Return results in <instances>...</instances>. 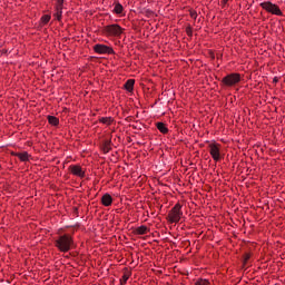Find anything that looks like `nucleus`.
Here are the masks:
<instances>
[{
	"mask_svg": "<svg viewBox=\"0 0 285 285\" xmlns=\"http://www.w3.org/2000/svg\"><path fill=\"white\" fill-rule=\"evenodd\" d=\"M53 244L60 253H69V250H72V246H75V239L70 234H65L58 236Z\"/></svg>",
	"mask_w": 285,
	"mask_h": 285,
	"instance_id": "f257e3e1",
	"label": "nucleus"
},
{
	"mask_svg": "<svg viewBox=\"0 0 285 285\" xmlns=\"http://www.w3.org/2000/svg\"><path fill=\"white\" fill-rule=\"evenodd\" d=\"M242 81V75L238 72L228 73L222 79L223 86L226 88H235Z\"/></svg>",
	"mask_w": 285,
	"mask_h": 285,
	"instance_id": "f03ea898",
	"label": "nucleus"
},
{
	"mask_svg": "<svg viewBox=\"0 0 285 285\" xmlns=\"http://www.w3.org/2000/svg\"><path fill=\"white\" fill-rule=\"evenodd\" d=\"M183 215L181 204L177 203L168 213L167 219L169 224H179Z\"/></svg>",
	"mask_w": 285,
	"mask_h": 285,
	"instance_id": "7ed1b4c3",
	"label": "nucleus"
},
{
	"mask_svg": "<svg viewBox=\"0 0 285 285\" xmlns=\"http://www.w3.org/2000/svg\"><path fill=\"white\" fill-rule=\"evenodd\" d=\"M102 35L105 37H121L124 35V28L117 23L105 26L102 28Z\"/></svg>",
	"mask_w": 285,
	"mask_h": 285,
	"instance_id": "20e7f679",
	"label": "nucleus"
},
{
	"mask_svg": "<svg viewBox=\"0 0 285 285\" xmlns=\"http://www.w3.org/2000/svg\"><path fill=\"white\" fill-rule=\"evenodd\" d=\"M261 8L265 10L266 12H269V14H275L276 17H283L284 12H282V9H279V6L271 2V1H265L262 2Z\"/></svg>",
	"mask_w": 285,
	"mask_h": 285,
	"instance_id": "39448f33",
	"label": "nucleus"
},
{
	"mask_svg": "<svg viewBox=\"0 0 285 285\" xmlns=\"http://www.w3.org/2000/svg\"><path fill=\"white\" fill-rule=\"evenodd\" d=\"M208 151L214 161H220L222 159V145L219 142H210L208 145Z\"/></svg>",
	"mask_w": 285,
	"mask_h": 285,
	"instance_id": "423d86ee",
	"label": "nucleus"
},
{
	"mask_svg": "<svg viewBox=\"0 0 285 285\" xmlns=\"http://www.w3.org/2000/svg\"><path fill=\"white\" fill-rule=\"evenodd\" d=\"M96 55H115V49L107 45L97 43L94 46Z\"/></svg>",
	"mask_w": 285,
	"mask_h": 285,
	"instance_id": "0eeeda50",
	"label": "nucleus"
},
{
	"mask_svg": "<svg viewBox=\"0 0 285 285\" xmlns=\"http://www.w3.org/2000/svg\"><path fill=\"white\" fill-rule=\"evenodd\" d=\"M69 171L71 173V175H75V177H80V179H83V177H86V171L79 165L69 166Z\"/></svg>",
	"mask_w": 285,
	"mask_h": 285,
	"instance_id": "6e6552de",
	"label": "nucleus"
},
{
	"mask_svg": "<svg viewBox=\"0 0 285 285\" xmlns=\"http://www.w3.org/2000/svg\"><path fill=\"white\" fill-rule=\"evenodd\" d=\"M12 157H18V159H20V161H30V154H28V151H23V153H11Z\"/></svg>",
	"mask_w": 285,
	"mask_h": 285,
	"instance_id": "1a4fd4ad",
	"label": "nucleus"
},
{
	"mask_svg": "<svg viewBox=\"0 0 285 285\" xmlns=\"http://www.w3.org/2000/svg\"><path fill=\"white\" fill-rule=\"evenodd\" d=\"M101 204L102 206H112V196H110V194H105L102 197H101Z\"/></svg>",
	"mask_w": 285,
	"mask_h": 285,
	"instance_id": "9d476101",
	"label": "nucleus"
},
{
	"mask_svg": "<svg viewBox=\"0 0 285 285\" xmlns=\"http://www.w3.org/2000/svg\"><path fill=\"white\" fill-rule=\"evenodd\" d=\"M150 229L146 225H141L135 229V235H148Z\"/></svg>",
	"mask_w": 285,
	"mask_h": 285,
	"instance_id": "9b49d317",
	"label": "nucleus"
},
{
	"mask_svg": "<svg viewBox=\"0 0 285 285\" xmlns=\"http://www.w3.org/2000/svg\"><path fill=\"white\" fill-rule=\"evenodd\" d=\"M99 124H104V126H112L115 118L114 117H100L98 119Z\"/></svg>",
	"mask_w": 285,
	"mask_h": 285,
	"instance_id": "f8f14e48",
	"label": "nucleus"
},
{
	"mask_svg": "<svg viewBox=\"0 0 285 285\" xmlns=\"http://www.w3.org/2000/svg\"><path fill=\"white\" fill-rule=\"evenodd\" d=\"M156 128L161 132L163 135H168V127H166V124L164 122H157Z\"/></svg>",
	"mask_w": 285,
	"mask_h": 285,
	"instance_id": "ddd939ff",
	"label": "nucleus"
},
{
	"mask_svg": "<svg viewBox=\"0 0 285 285\" xmlns=\"http://www.w3.org/2000/svg\"><path fill=\"white\" fill-rule=\"evenodd\" d=\"M112 150V145L110 140H105L102 144V153L108 154Z\"/></svg>",
	"mask_w": 285,
	"mask_h": 285,
	"instance_id": "4468645a",
	"label": "nucleus"
},
{
	"mask_svg": "<svg viewBox=\"0 0 285 285\" xmlns=\"http://www.w3.org/2000/svg\"><path fill=\"white\" fill-rule=\"evenodd\" d=\"M125 89H127L128 92H132V90L135 89V80L134 79L127 80L125 83Z\"/></svg>",
	"mask_w": 285,
	"mask_h": 285,
	"instance_id": "2eb2a0df",
	"label": "nucleus"
},
{
	"mask_svg": "<svg viewBox=\"0 0 285 285\" xmlns=\"http://www.w3.org/2000/svg\"><path fill=\"white\" fill-rule=\"evenodd\" d=\"M47 119L50 126H59V118L55 116H48Z\"/></svg>",
	"mask_w": 285,
	"mask_h": 285,
	"instance_id": "dca6fc26",
	"label": "nucleus"
},
{
	"mask_svg": "<svg viewBox=\"0 0 285 285\" xmlns=\"http://www.w3.org/2000/svg\"><path fill=\"white\" fill-rule=\"evenodd\" d=\"M121 12H124V6H121V3H119V2H117L114 8V13L121 14Z\"/></svg>",
	"mask_w": 285,
	"mask_h": 285,
	"instance_id": "f3484780",
	"label": "nucleus"
},
{
	"mask_svg": "<svg viewBox=\"0 0 285 285\" xmlns=\"http://www.w3.org/2000/svg\"><path fill=\"white\" fill-rule=\"evenodd\" d=\"M50 19H52V17L50 14H45L41 17L40 21H41L42 26H46V24L50 23Z\"/></svg>",
	"mask_w": 285,
	"mask_h": 285,
	"instance_id": "a211bd4d",
	"label": "nucleus"
},
{
	"mask_svg": "<svg viewBox=\"0 0 285 285\" xmlns=\"http://www.w3.org/2000/svg\"><path fill=\"white\" fill-rule=\"evenodd\" d=\"M195 285H210V281L206 278H198Z\"/></svg>",
	"mask_w": 285,
	"mask_h": 285,
	"instance_id": "6ab92c4d",
	"label": "nucleus"
},
{
	"mask_svg": "<svg viewBox=\"0 0 285 285\" xmlns=\"http://www.w3.org/2000/svg\"><path fill=\"white\" fill-rule=\"evenodd\" d=\"M53 17L55 19H57V21H61L63 17V11L56 10V12L53 13Z\"/></svg>",
	"mask_w": 285,
	"mask_h": 285,
	"instance_id": "aec40b11",
	"label": "nucleus"
},
{
	"mask_svg": "<svg viewBox=\"0 0 285 285\" xmlns=\"http://www.w3.org/2000/svg\"><path fill=\"white\" fill-rule=\"evenodd\" d=\"M56 10L63 11V0H57Z\"/></svg>",
	"mask_w": 285,
	"mask_h": 285,
	"instance_id": "412c9836",
	"label": "nucleus"
},
{
	"mask_svg": "<svg viewBox=\"0 0 285 285\" xmlns=\"http://www.w3.org/2000/svg\"><path fill=\"white\" fill-rule=\"evenodd\" d=\"M128 279H130V275L124 274L122 277L120 278V284L121 285L126 284V282H128Z\"/></svg>",
	"mask_w": 285,
	"mask_h": 285,
	"instance_id": "4be33fe9",
	"label": "nucleus"
},
{
	"mask_svg": "<svg viewBox=\"0 0 285 285\" xmlns=\"http://www.w3.org/2000/svg\"><path fill=\"white\" fill-rule=\"evenodd\" d=\"M248 259H250V254H245V256H244V264H247Z\"/></svg>",
	"mask_w": 285,
	"mask_h": 285,
	"instance_id": "5701e85b",
	"label": "nucleus"
},
{
	"mask_svg": "<svg viewBox=\"0 0 285 285\" xmlns=\"http://www.w3.org/2000/svg\"><path fill=\"white\" fill-rule=\"evenodd\" d=\"M186 32H187L188 37H193V30L190 28H187Z\"/></svg>",
	"mask_w": 285,
	"mask_h": 285,
	"instance_id": "b1692460",
	"label": "nucleus"
},
{
	"mask_svg": "<svg viewBox=\"0 0 285 285\" xmlns=\"http://www.w3.org/2000/svg\"><path fill=\"white\" fill-rule=\"evenodd\" d=\"M190 14H191V17H193L194 19L197 17V13H196V12H191Z\"/></svg>",
	"mask_w": 285,
	"mask_h": 285,
	"instance_id": "393cba45",
	"label": "nucleus"
},
{
	"mask_svg": "<svg viewBox=\"0 0 285 285\" xmlns=\"http://www.w3.org/2000/svg\"><path fill=\"white\" fill-rule=\"evenodd\" d=\"M228 1H229V0H223L222 3H223L224 6H226V3H228Z\"/></svg>",
	"mask_w": 285,
	"mask_h": 285,
	"instance_id": "a878e982",
	"label": "nucleus"
},
{
	"mask_svg": "<svg viewBox=\"0 0 285 285\" xmlns=\"http://www.w3.org/2000/svg\"><path fill=\"white\" fill-rule=\"evenodd\" d=\"M274 81H277V78H275Z\"/></svg>",
	"mask_w": 285,
	"mask_h": 285,
	"instance_id": "bb28decb",
	"label": "nucleus"
}]
</instances>
